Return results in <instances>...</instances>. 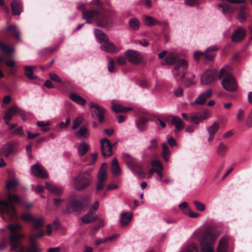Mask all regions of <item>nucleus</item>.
Segmentation results:
<instances>
[{
	"label": "nucleus",
	"instance_id": "f257e3e1",
	"mask_svg": "<svg viewBox=\"0 0 252 252\" xmlns=\"http://www.w3.org/2000/svg\"><path fill=\"white\" fill-rule=\"evenodd\" d=\"M9 235V243L11 246V251L15 252H42V249L35 243V235H31L30 237L31 244L25 249L19 240L23 239L25 235L20 230L22 225L19 223H10L7 226Z\"/></svg>",
	"mask_w": 252,
	"mask_h": 252
},
{
	"label": "nucleus",
	"instance_id": "f03ea898",
	"mask_svg": "<svg viewBox=\"0 0 252 252\" xmlns=\"http://www.w3.org/2000/svg\"><path fill=\"white\" fill-rule=\"evenodd\" d=\"M219 235L217 230L199 227L193 232L192 237L199 241L200 252H215L214 245Z\"/></svg>",
	"mask_w": 252,
	"mask_h": 252
},
{
	"label": "nucleus",
	"instance_id": "7ed1b4c3",
	"mask_svg": "<svg viewBox=\"0 0 252 252\" xmlns=\"http://www.w3.org/2000/svg\"><path fill=\"white\" fill-rule=\"evenodd\" d=\"M89 202V199L87 197L76 199L71 196L67 200L66 211L68 213L80 212L88 205Z\"/></svg>",
	"mask_w": 252,
	"mask_h": 252
},
{
	"label": "nucleus",
	"instance_id": "20e7f679",
	"mask_svg": "<svg viewBox=\"0 0 252 252\" xmlns=\"http://www.w3.org/2000/svg\"><path fill=\"white\" fill-rule=\"evenodd\" d=\"M92 169H89L80 173L75 178L72 186L76 190H80L88 187L91 181L90 173Z\"/></svg>",
	"mask_w": 252,
	"mask_h": 252
},
{
	"label": "nucleus",
	"instance_id": "39448f33",
	"mask_svg": "<svg viewBox=\"0 0 252 252\" xmlns=\"http://www.w3.org/2000/svg\"><path fill=\"white\" fill-rule=\"evenodd\" d=\"M224 67L221 68L218 73L215 69L206 70L200 77V82L202 85L210 84L218 79L221 77L223 74Z\"/></svg>",
	"mask_w": 252,
	"mask_h": 252
},
{
	"label": "nucleus",
	"instance_id": "423d86ee",
	"mask_svg": "<svg viewBox=\"0 0 252 252\" xmlns=\"http://www.w3.org/2000/svg\"><path fill=\"white\" fill-rule=\"evenodd\" d=\"M0 216L6 221H9L16 217L14 207L9 206L4 200H0Z\"/></svg>",
	"mask_w": 252,
	"mask_h": 252
},
{
	"label": "nucleus",
	"instance_id": "0eeeda50",
	"mask_svg": "<svg viewBox=\"0 0 252 252\" xmlns=\"http://www.w3.org/2000/svg\"><path fill=\"white\" fill-rule=\"evenodd\" d=\"M124 157L127 163L128 168L138 178H142L144 175L141 165L135 158L128 154H125Z\"/></svg>",
	"mask_w": 252,
	"mask_h": 252
},
{
	"label": "nucleus",
	"instance_id": "6e6552de",
	"mask_svg": "<svg viewBox=\"0 0 252 252\" xmlns=\"http://www.w3.org/2000/svg\"><path fill=\"white\" fill-rule=\"evenodd\" d=\"M221 77H223L221 82V85L225 90L233 92L237 89L238 85L235 79L231 74L225 73L224 69L223 75Z\"/></svg>",
	"mask_w": 252,
	"mask_h": 252
},
{
	"label": "nucleus",
	"instance_id": "1a4fd4ad",
	"mask_svg": "<svg viewBox=\"0 0 252 252\" xmlns=\"http://www.w3.org/2000/svg\"><path fill=\"white\" fill-rule=\"evenodd\" d=\"M188 67L187 62L184 59H181L172 70L173 76L183 78L187 71Z\"/></svg>",
	"mask_w": 252,
	"mask_h": 252
},
{
	"label": "nucleus",
	"instance_id": "9d476101",
	"mask_svg": "<svg viewBox=\"0 0 252 252\" xmlns=\"http://www.w3.org/2000/svg\"><path fill=\"white\" fill-rule=\"evenodd\" d=\"M90 107L91 111V115L93 118H97L99 121L101 123L104 120V115L105 113V110L101 106L90 103Z\"/></svg>",
	"mask_w": 252,
	"mask_h": 252
},
{
	"label": "nucleus",
	"instance_id": "9b49d317",
	"mask_svg": "<svg viewBox=\"0 0 252 252\" xmlns=\"http://www.w3.org/2000/svg\"><path fill=\"white\" fill-rule=\"evenodd\" d=\"M124 55L127 61L130 63L137 64L141 62L142 60V56L136 50H126L125 52Z\"/></svg>",
	"mask_w": 252,
	"mask_h": 252
},
{
	"label": "nucleus",
	"instance_id": "f8f14e48",
	"mask_svg": "<svg viewBox=\"0 0 252 252\" xmlns=\"http://www.w3.org/2000/svg\"><path fill=\"white\" fill-rule=\"evenodd\" d=\"M16 113H19L23 115V112L21 108H19L17 106L14 105L13 107H9L5 112L4 116L3 119L7 125H9V122L12 117L15 115Z\"/></svg>",
	"mask_w": 252,
	"mask_h": 252
},
{
	"label": "nucleus",
	"instance_id": "ddd939ff",
	"mask_svg": "<svg viewBox=\"0 0 252 252\" xmlns=\"http://www.w3.org/2000/svg\"><path fill=\"white\" fill-rule=\"evenodd\" d=\"M102 154L104 157H109L112 155V146L109 139L103 138L100 140Z\"/></svg>",
	"mask_w": 252,
	"mask_h": 252
},
{
	"label": "nucleus",
	"instance_id": "4468645a",
	"mask_svg": "<svg viewBox=\"0 0 252 252\" xmlns=\"http://www.w3.org/2000/svg\"><path fill=\"white\" fill-rule=\"evenodd\" d=\"M213 94L211 89H209L201 93L195 99L193 104L202 105L204 104L207 99L211 97Z\"/></svg>",
	"mask_w": 252,
	"mask_h": 252
},
{
	"label": "nucleus",
	"instance_id": "2eb2a0df",
	"mask_svg": "<svg viewBox=\"0 0 252 252\" xmlns=\"http://www.w3.org/2000/svg\"><path fill=\"white\" fill-rule=\"evenodd\" d=\"M31 171L34 176L38 178H45L47 177L45 169L38 163L32 166Z\"/></svg>",
	"mask_w": 252,
	"mask_h": 252
},
{
	"label": "nucleus",
	"instance_id": "dca6fc26",
	"mask_svg": "<svg viewBox=\"0 0 252 252\" xmlns=\"http://www.w3.org/2000/svg\"><path fill=\"white\" fill-rule=\"evenodd\" d=\"M246 34V30L244 28L240 27L234 31L231 40L233 42H239L245 38Z\"/></svg>",
	"mask_w": 252,
	"mask_h": 252
},
{
	"label": "nucleus",
	"instance_id": "f3484780",
	"mask_svg": "<svg viewBox=\"0 0 252 252\" xmlns=\"http://www.w3.org/2000/svg\"><path fill=\"white\" fill-rule=\"evenodd\" d=\"M171 123L175 126L174 132L176 135L179 133L180 131L184 128L185 126L183 121L178 116H171Z\"/></svg>",
	"mask_w": 252,
	"mask_h": 252
},
{
	"label": "nucleus",
	"instance_id": "a211bd4d",
	"mask_svg": "<svg viewBox=\"0 0 252 252\" xmlns=\"http://www.w3.org/2000/svg\"><path fill=\"white\" fill-rule=\"evenodd\" d=\"M220 127V123L218 122H215L212 125L207 127V131L208 133L207 140L209 142H211L214 139L215 135L219 130Z\"/></svg>",
	"mask_w": 252,
	"mask_h": 252
},
{
	"label": "nucleus",
	"instance_id": "6ab92c4d",
	"mask_svg": "<svg viewBox=\"0 0 252 252\" xmlns=\"http://www.w3.org/2000/svg\"><path fill=\"white\" fill-rule=\"evenodd\" d=\"M98 14L99 11L97 10H84L82 12V17L87 23H90L98 15Z\"/></svg>",
	"mask_w": 252,
	"mask_h": 252
},
{
	"label": "nucleus",
	"instance_id": "aec40b11",
	"mask_svg": "<svg viewBox=\"0 0 252 252\" xmlns=\"http://www.w3.org/2000/svg\"><path fill=\"white\" fill-rule=\"evenodd\" d=\"M6 198L7 199L8 202H7L6 201H5L8 203V204L9 206H13L14 207L15 210H16V209H15V207H14V206L12 204V203H19V204L21 203V197L16 194H12L10 193H7L6 194ZM15 213H16V217L15 218L12 219L11 220H12L16 219L17 218L16 211H15Z\"/></svg>",
	"mask_w": 252,
	"mask_h": 252
},
{
	"label": "nucleus",
	"instance_id": "412c9836",
	"mask_svg": "<svg viewBox=\"0 0 252 252\" xmlns=\"http://www.w3.org/2000/svg\"><path fill=\"white\" fill-rule=\"evenodd\" d=\"M100 48L102 50L107 53H116L118 52V49L116 45L112 42H109L108 40L101 44Z\"/></svg>",
	"mask_w": 252,
	"mask_h": 252
},
{
	"label": "nucleus",
	"instance_id": "4be33fe9",
	"mask_svg": "<svg viewBox=\"0 0 252 252\" xmlns=\"http://www.w3.org/2000/svg\"><path fill=\"white\" fill-rule=\"evenodd\" d=\"M14 147L13 144L8 142L4 144L0 148V154L8 158L13 152Z\"/></svg>",
	"mask_w": 252,
	"mask_h": 252
},
{
	"label": "nucleus",
	"instance_id": "5701e85b",
	"mask_svg": "<svg viewBox=\"0 0 252 252\" xmlns=\"http://www.w3.org/2000/svg\"><path fill=\"white\" fill-rule=\"evenodd\" d=\"M46 188L52 193L59 196L62 194L63 189L62 187L58 185L46 183Z\"/></svg>",
	"mask_w": 252,
	"mask_h": 252
},
{
	"label": "nucleus",
	"instance_id": "b1692460",
	"mask_svg": "<svg viewBox=\"0 0 252 252\" xmlns=\"http://www.w3.org/2000/svg\"><path fill=\"white\" fill-rule=\"evenodd\" d=\"M112 23V18L110 15H104L100 17L97 21V24L99 26L106 27L111 25Z\"/></svg>",
	"mask_w": 252,
	"mask_h": 252
},
{
	"label": "nucleus",
	"instance_id": "393cba45",
	"mask_svg": "<svg viewBox=\"0 0 252 252\" xmlns=\"http://www.w3.org/2000/svg\"><path fill=\"white\" fill-rule=\"evenodd\" d=\"M132 218V215L131 213L128 212H125L122 213L120 216V221L121 225L122 226L127 225L131 221Z\"/></svg>",
	"mask_w": 252,
	"mask_h": 252
},
{
	"label": "nucleus",
	"instance_id": "a878e982",
	"mask_svg": "<svg viewBox=\"0 0 252 252\" xmlns=\"http://www.w3.org/2000/svg\"><path fill=\"white\" fill-rule=\"evenodd\" d=\"M228 239L222 237L220 240L217 248V252H227Z\"/></svg>",
	"mask_w": 252,
	"mask_h": 252
},
{
	"label": "nucleus",
	"instance_id": "bb28decb",
	"mask_svg": "<svg viewBox=\"0 0 252 252\" xmlns=\"http://www.w3.org/2000/svg\"><path fill=\"white\" fill-rule=\"evenodd\" d=\"M180 60L179 58V55L176 53L170 54L165 59L163 64H172L178 63Z\"/></svg>",
	"mask_w": 252,
	"mask_h": 252
},
{
	"label": "nucleus",
	"instance_id": "cd10ccee",
	"mask_svg": "<svg viewBox=\"0 0 252 252\" xmlns=\"http://www.w3.org/2000/svg\"><path fill=\"white\" fill-rule=\"evenodd\" d=\"M11 6L14 15H19L22 11V5L19 0L13 1L11 3Z\"/></svg>",
	"mask_w": 252,
	"mask_h": 252
},
{
	"label": "nucleus",
	"instance_id": "c85d7f7f",
	"mask_svg": "<svg viewBox=\"0 0 252 252\" xmlns=\"http://www.w3.org/2000/svg\"><path fill=\"white\" fill-rule=\"evenodd\" d=\"M197 245L195 243H191L189 245H184L179 252H198Z\"/></svg>",
	"mask_w": 252,
	"mask_h": 252
},
{
	"label": "nucleus",
	"instance_id": "c756f323",
	"mask_svg": "<svg viewBox=\"0 0 252 252\" xmlns=\"http://www.w3.org/2000/svg\"><path fill=\"white\" fill-rule=\"evenodd\" d=\"M78 152L80 156H84L88 151L89 148L88 144L85 141H82L77 144Z\"/></svg>",
	"mask_w": 252,
	"mask_h": 252
},
{
	"label": "nucleus",
	"instance_id": "7c9ffc66",
	"mask_svg": "<svg viewBox=\"0 0 252 252\" xmlns=\"http://www.w3.org/2000/svg\"><path fill=\"white\" fill-rule=\"evenodd\" d=\"M111 170L113 174L115 176H118L121 173L118 161L116 158H113L112 160Z\"/></svg>",
	"mask_w": 252,
	"mask_h": 252
},
{
	"label": "nucleus",
	"instance_id": "2f4dec72",
	"mask_svg": "<svg viewBox=\"0 0 252 252\" xmlns=\"http://www.w3.org/2000/svg\"><path fill=\"white\" fill-rule=\"evenodd\" d=\"M97 219V216L90 212L82 217V221L85 223H89L94 221Z\"/></svg>",
	"mask_w": 252,
	"mask_h": 252
},
{
	"label": "nucleus",
	"instance_id": "473e14b6",
	"mask_svg": "<svg viewBox=\"0 0 252 252\" xmlns=\"http://www.w3.org/2000/svg\"><path fill=\"white\" fill-rule=\"evenodd\" d=\"M227 149V145L223 142H220L216 148V154L219 157H223Z\"/></svg>",
	"mask_w": 252,
	"mask_h": 252
},
{
	"label": "nucleus",
	"instance_id": "72a5a7b5",
	"mask_svg": "<svg viewBox=\"0 0 252 252\" xmlns=\"http://www.w3.org/2000/svg\"><path fill=\"white\" fill-rule=\"evenodd\" d=\"M189 121L190 122L194 123L196 126L203 122L199 112L190 114L189 115Z\"/></svg>",
	"mask_w": 252,
	"mask_h": 252
},
{
	"label": "nucleus",
	"instance_id": "f704fd0d",
	"mask_svg": "<svg viewBox=\"0 0 252 252\" xmlns=\"http://www.w3.org/2000/svg\"><path fill=\"white\" fill-rule=\"evenodd\" d=\"M35 66H25L24 67L25 75L29 79L33 80L36 78V77L33 74V70Z\"/></svg>",
	"mask_w": 252,
	"mask_h": 252
},
{
	"label": "nucleus",
	"instance_id": "c9c22d12",
	"mask_svg": "<svg viewBox=\"0 0 252 252\" xmlns=\"http://www.w3.org/2000/svg\"><path fill=\"white\" fill-rule=\"evenodd\" d=\"M70 98L72 101L80 105H83L86 102L85 99L74 93L70 94Z\"/></svg>",
	"mask_w": 252,
	"mask_h": 252
},
{
	"label": "nucleus",
	"instance_id": "e433bc0d",
	"mask_svg": "<svg viewBox=\"0 0 252 252\" xmlns=\"http://www.w3.org/2000/svg\"><path fill=\"white\" fill-rule=\"evenodd\" d=\"M112 110L116 113L126 112L132 109L130 107H122L119 104H115L113 102L112 104Z\"/></svg>",
	"mask_w": 252,
	"mask_h": 252
},
{
	"label": "nucleus",
	"instance_id": "4c0bfd02",
	"mask_svg": "<svg viewBox=\"0 0 252 252\" xmlns=\"http://www.w3.org/2000/svg\"><path fill=\"white\" fill-rule=\"evenodd\" d=\"M95 34L100 44L104 41L108 40V37L99 30H95Z\"/></svg>",
	"mask_w": 252,
	"mask_h": 252
},
{
	"label": "nucleus",
	"instance_id": "58836bf2",
	"mask_svg": "<svg viewBox=\"0 0 252 252\" xmlns=\"http://www.w3.org/2000/svg\"><path fill=\"white\" fill-rule=\"evenodd\" d=\"M33 223V227L34 229H39L45 223V220L42 217H39L33 218L32 221Z\"/></svg>",
	"mask_w": 252,
	"mask_h": 252
},
{
	"label": "nucleus",
	"instance_id": "ea45409f",
	"mask_svg": "<svg viewBox=\"0 0 252 252\" xmlns=\"http://www.w3.org/2000/svg\"><path fill=\"white\" fill-rule=\"evenodd\" d=\"M162 157L166 161L168 160L169 156L170 155L171 152L169 150L167 144L164 143L162 145Z\"/></svg>",
	"mask_w": 252,
	"mask_h": 252
},
{
	"label": "nucleus",
	"instance_id": "a19ab883",
	"mask_svg": "<svg viewBox=\"0 0 252 252\" xmlns=\"http://www.w3.org/2000/svg\"><path fill=\"white\" fill-rule=\"evenodd\" d=\"M144 22L146 25L150 27L153 26L158 23V22L156 19L147 15L144 16Z\"/></svg>",
	"mask_w": 252,
	"mask_h": 252
},
{
	"label": "nucleus",
	"instance_id": "79ce46f5",
	"mask_svg": "<svg viewBox=\"0 0 252 252\" xmlns=\"http://www.w3.org/2000/svg\"><path fill=\"white\" fill-rule=\"evenodd\" d=\"M246 8L245 6H242L239 9L237 19L241 23H243L246 19L247 14L245 11Z\"/></svg>",
	"mask_w": 252,
	"mask_h": 252
},
{
	"label": "nucleus",
	"instance_id": "37998d69",
	"mask_svg": "<svg viewBox=\"0 0 252 252\" xmlns=\"http://www.w3.org/2000/svg\"><path fill=\"white\" fill-rule=\"evenodd\" d=\"M129 24L132 30L137 31L140 27V23L138 19L133 18L129 20Z\"/></svg>",
	"mask_w": 252,
	"mask_h": 252
},
{
	"label": "nucleus",
	"instance_id": "c03bdc74",
	"mask_svg": "<svg viewBox=\"0 0 252 252\" xmlns=\"http://www.w3.org/2000/svg\"><path fill=\"white\" fill-rule=\"evenodd\" d=\"M118 237L117 234H114L111 236H109L103 239H97L95 241V245L97 246L102 243L112 241L116 239Z\"/></svg>",
	"mask_w": 252,
	"mask_h": 252
},
{
	"label": "nucleus",
	"instance_id": "a18cd8bd",
	"mask_svg": "<svg viewBox=\"0 0 252 252\" xmlns=\"http://www.w3.org/2000/svg\"><path fill=\"white\" fill-rule=\"evenodd\" d=\"M0 49L7 55H10L14 52L13 47L8 46L2 42H0Z\"/></svg>",
	"mask_w": 252,
	"mask_h": 252
},
{
	"label": "nucleus",
	"instance_id": "49530a36",
	"mask_svg": "<svg viewBox=\"0 0 252 252\" xmlns=\"http://www.w3.org/2000/svg\"><path fill=\"white\" fill-rule=\"evenodd\" d=\"M89 131L87 127L86 126H81L78 131V134L80 137H83L84 138H87L89 136Z\"/></svg>",
	"mask_w": 252,
	"mask_h": 252
},
{
	"label": "nucleus",
	"instance_id": "de8ad7c7",
	"mask_svg": "<svg viewBox=\"0 0 252 252\" xmlns=\"http://www.w3.org/2000/svg\"><path fill=\"white\" fill-rule=\"evenodd\" d=\"M245 115V110L242 108L239 109L236 114V121L238 123H241L244 120Z\"/></svg>",
	"mask_w": 252,
	"mask_h": 252
},
{
	"label": "nucleus",
	"instance_id": "09e8293b",
	"mask_svg": "<svg viewBox=\"0 0 252 252\" xmlns=\"http://www.w3.org/2000/svg\"><path fill=\"white\" fill-rule=\"evenodd\" d=\"M158 142L156 139H151L147 146V150L150 151H155L158 148Z\"/></svg>",
	"mask_w": 252,
	"mask_h": 252
},
{
	"label": "nucleus",
	"instance_id": "8fccbe9b",
	"mask_svg": "<svg viewBox=\"0 0 252 252\" xmlns=\"http://www.w3.org/2000/svg\"><path fill=\"white\" fill-rule=\"evenodd\" d=\"M148 122V120L146 118H141L140 120L137 122V127L141 131L146 129V124Z\"/></svg>",
	"mask_w": 252,
	"mask_h": 252
},
{
	"label": "nucleus",
	"instance_id": "3c124183",
	"mask_svg": "<svg viewBox=\"0 0 252 252\" xmlns=\"http://www.w3.org/2000/svg\"><path fill=\"white\" fill-rule=\"evenodd\" d=\"M203 54H205L206 58L207 59H208L209 60H212L215 57L214 54L209 55V54H206V53H203V52H199V51H196V52H194V55H193L194 59L198 60L200 56Z\"/></svg>",
	"mask_w": 252,
	"mask_h": 252
},
{
	"label": "nucleus",
	"instance_id": "603ef678",
	"mask_svg": "<svg viewBox=\"0 0 252 252\" xmlns=\"http://www.w3.org/2000/svg\"><path fill=\"white\" fill-rule=\"evenodd\" d=\"M84 121V118L82 116H78L77 117L74 121L72 128L73 129H76L79 126L83 123Z\"/></svg>",
	"mask_w": 252,
	"mask_h": 252
},
{
	"label": "nucleus",
	"instance_id": "864d4df0",
	"mask_svg": "<svg viewBox=\"0 0 252 252\" xmlns=\"http://www.w3.org/2000/svg\"><path fill=\"white\" fill-rule=\"evenodd\" d=\"M34 217L29 213H24L21 216V219L26 222H32Z\"/></svg>",
	"mask_w": 252,
	"mask_h": 252
},
{
	"label": "nucleus",
	"instance_id": "5fc2aeb1",
	"mask_svg": "<svg viewBox=\"0 0 252 252\" xmlns=\"http://www.w3.org/2000/svg\"><path fill=\"white\" fill-rule=\"evenodd\" d=\"M108 61V71L111 73L115 72L117 70V68L115 66V63L114 61L112 59L109 58Z\"/></svg>",
	"mask_w": 252,
	"mask_h": 252
},
{
	"label": "nucleus",
	"instance_id": "6e6d98bb",
	"mask_svg": "<svg viewBox=\"0 0 252 252\" xmlns=\"http://www.w3.org/2000/svg\"><path fill=\"white\" fill-rule=\"evenodd\" d=\"M245 125L248 128L252 127V108L250 114L245 120Z\"/></svg>",
	"mask_w": 252,
	"mask_h": 252
},
{
	"label": "nucleus",
	"instance_id": "4d7b16f0",
	"mask_svg": "<svg viewBox=\"0 0 252 252\" xmlns=\"http://www.w3.org/2000/svg\"><path fill=\"white\" fill-rule=\"evenodd\" d=\"M217 6L222 9V12L224 14L228 13L230 9V6L226 3L219 4Z\"/></svg>",
	"mask_w": 252,
	"mask_h": 252
},
{
	"label": "nucleus",
	"instance_id": "13d9d810",
	"mask_svg": "<svg viewBox=\"0 0 252 252\" xmlns=\"http://www.w3.org/2000/svg\"><path fill=\"white\" fill-rule=\"evenodd\" d=\"M193 203L198 211L202 212L205 210V205L203 203L198 201H194Z\"/></svg>",
	"mask_w": 252,
	"mask_h": 252
},
{
	"label": "nucleus",
	"instance_id": "bf43d9fd",
	"mask_svg": "<svg viewBox=\"0 0 252 252\" xmlns=\"http://www.w3.org/2000/svg\"><path fill=\"white\" fill-rule=\"evenodd\" d=\"M7 30H9V31H10V30H15V32H14V35L15 36V37L16 38V39L17 40H20V34H19V32L18 31L17 29V27H16V26L15 25H11L9 26H8L7 27Z\"/></svg>",
	"mask_w": 252,
	"mask_h": 252
},
{
	"label": "nucleus",
	"instance_id": "052dcab7",
	"mask_svg": "<svg viewBox=\"0 0 252 252\" xmlns=\"http://www.w3.org/2000/svg\"><path fill=\"white\" fill-rule=\"evenodd\" d=\"M107 172L106 170L99 169L98 174V179L100 182H103L106 177Z\"/></svg>",
	"mask_w": 252,
	"mask_h": 252
},
{
	"label": "nucleus",
	"instance_id": "680f3d73",
	"mask_svg": "<svg viewBox=\"0 0 252 252\" xmlns=\"http://www.w3.org/2000/svg\"><path fill=\"white\" fill-rule=\"evenodd\" d=\"M18 184V181L16 179H14L8 181L6 184V188L10 189H12Z\"/></svg>",
	"mask_w": 252,
	"mask_h": 252
},
{
	"label": "nucleus",
	"instance_id": "e2e57ef3",
	"mask_svg": "<svg viewBox=\"0 0 252 252\" xmlns=\"http://www.w3.org/2000/svg\"><path fill=\"white\" fill-rule=\"evenodd\" d=\"M186 5L190 6H198L199 2L197 0H186L185 1Z\"/></svg>",
	"mask_w": 252,
	"mask_h": 252
},
{
	"label": "nucleus",
	"instance_id": "0e129e2a",
	"mask_svg": "<svg viewBox=\"0 0 252 252\" xmlns=\"http://www.w3.org/2000/svg\"><path fill=\"white\" fill-rule=\"evenodd\" d=\"M127 61L125 57L119 56L117 58V63L119 65H125L126 64Z\"/></svg>",
	"mask_w": 252,
	"mask_h": 252
},
{
	"label": "nucleus",
	"instance_id": "69168bd1",
	"mask_svg": "<svg viewBox=\"0 0 252 252\" xmlns=\"http://www.w3.org/2000/svg\"><path fill=\"white\" fill-rule=\"evenodd\" d=\"M151 164L153 167H158V169H163V166L161 162L158 159H155L152 161Z\"/></svg>",
	"mask_w": 252,
	"mask_h": 252
},
{
	"label": "nucleus",
	"instance_id": "338daca9",
	"mask_svg": "<svg viewBox=\"0 0 252 252\" xmlns=\"http://www.w3.org/2000/svg\"><path fill=\"white\" fill-rule=\"evenodd\" d=\"M197 127L196 125H191L188 126L186 128L185 131L186 132L192 133L194 132V131H195V130L196 129H197Z\"/></svg>",
	"mask_w": 252,
	"mask_h": 252
},
{
	"label": "nucleus",
	"instance_id": "774afa93",
	"mask_svg": "<svg viewBox=\"0 0 252 252\" xmlns=\"http://www.w3.org/2000/svg\"><path fill=\"white\" fill-rule=\"evenodd\" d=\"M12 133L13 134H18L21 136L24 135V132L23 130V128L21 126H20L16 129H15L13 131Z\"/></svg>",
	"mask_w": 252,
	"mask_h": 252
}]
</instances>
